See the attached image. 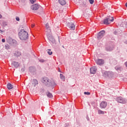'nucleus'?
Segmentation results:
<instances>
[{"label": "nucleus", "instance_id": "1", "mask_svg": "<svg viewBox=\"0 0 127 127\" xmlns=\"http://www.w3.org/2000/svg\"><path fill=\"white\" fill-rule=\"evenodd\" d=\"M42 83L44 84L47 87H54L57 86V84L54 80H51L47 77H44L42 80Z\"/></svg>", "mask_w": 127, "mask_h": 127}, {"label": "nucleus", "instance_id": "2", "mask_svg": "<svg viewBox=\"0 0 127 127\" xmlns=\"http://www.w3.org/2000/svg\"><path fill=\"white\" fill-rule=\"evenodd\" d=\"M19 37L21 40H27L28 39V33L24 29H21L19 34Z\"/></svg>", "mask_w": 127, "mask_h": 127}, {"label": "nucleus", "instance_id": "3", "mask_svg": "<svg viewBox=\"0 0 127 127\" xmlns=\"http://www.w3.org/2000/svg\"><path fill=\"white\" fill-rule=\"evenodd\" d=\"M114 17L109 16L107 17H106V18H105L104 20H103V23L104 24H106V25H108L109 24H110V23H111V22H113V21H114Z\"/></svg>", "mask_w": 127, "mask_h": 127}, {"label": "nucleus", "instance_id": "4", "mask_svg": "<svg viewBox=\"0 0 127 127\" xmlns=\"http://www.w3.org/2000/svg\"><path fill=\"white\" fill-rule=\"evenodd\" d=\"M103 75L106 78H112V77H114V73L113 72L106 71L103 73Z\"/></svg>", "mask_w": 127, "mask_h": 127}, {"label": "nucleus", "instance_id": "5", "mask_svg": "<svg viewBox=\"0 0 127 127\" xmlns=\"http://www.w3.org/2000/svg\"><path fill=\"white\" fill-rule=\"evenodd\" d=\"M116 101L120 104H126L127 103V99L121 96L117 97Z\"/></svg>", "mask_w": 127, "mask_h": 127}, {"label": "nucleus", "instance_id": "6", "mask_svg": "<svg viewBox=\"0 0 127 127\" xmlns=\"http://www.w3.org/2000/svg\"><path fill=\"white\" fill-rule=\"evenodd\" d=\"M67 26L68 27V29L69 30H75V24L72 22L68 23Z\"/></svg>", "mask_w": 127, "mask_h": 127}, {"label": "nucleus", "instance_id": "7", "mask_svg": "<svg viewBox=\"0 0 127 127\" xmlns=\"http://www.w3.org/2000/svg\"><path fill=\"white\" fill-rule=\"evenodd\" d=\"M105 32L104 30H102V31H101L100 32H99L98 34V37H97L98 39L100 40V39H101V38H102V37H104Z\"/></svg>", "mask_w": 127, "mask_h": 127}, {"label": "nucleus", "instance_id": "8", "mask_svg": "<svg viewBox=\"0 0 127 127\" xmlns=\"http://www.w3.org/2000/svg\"><path fill=\"white\" fill-rule=\"evenodd\" d=\"M114 48H115V46L114 45H110L106 47V51H113L114 50Z\"/></svg>", "mask_w": 127, "mask_h": 127}, {"label": "nucleus", "instance_id": "9", "mask_svg": "<svg viewBox=\"0 0 127 127\" xmlns=\"http://www.w3.org/2000/svg\"><path fill=\"white\" fill-rule=\"evenodd\" d=\"M100 108L101 109H105L107 108V106H108V103L106 101H102L100 104Z\"/></svg>", "mask_w": 127, "mask_h": 127}, {"label": "nucleus", "instance_id": "10", "mask_svg": "<svg viewBox=\"0 0 127 127\" xmlns=\"http://www.w3.org/2000/svg\"><path fill=\"white\" fill-rule=\"evenodd\" d=\"M31 8L33 10H37L39 8V6L37 4H34L31 6Z\"/></svg>", "mask_w": 127, "mask_h": 127}, {"label": "nucleus", "instance_id": "11", "mask_svg": "<svg viewBox=\"0 0 127 127\" xmlns=\"http://www.w3.org/2000/svg\"><path fill=\"white\" fill-rule=\"evenodd\" d=\"M96 72H97V67L93 66L90 68L91 74H96Z\"/></svg>", "mask_w": 127, "mask_h": 127}, {"label": "nucleus", "instance_id": "12", "mask_svg": "<svg viewBox=\"0 0 127 127\" xmlns=\"http://www.w3.org/2000/svg\"><path fill=\"white\" fill-rule=\"evenodd\" d=\"M96 62L97 64H98V65H103V64H104V63H105V62L103 60L100 59L97 60L96 61Z\"/></svg>", "mask_w": 127, "mask_h": 127}, {"label": "nucleus", "instance_id": "13", "mask_svg": "<svg viewBox=\"0 0 127 127\" xmlns=\"http://www.w3.org/2000/svg\"><path fill=\"white\" fill-rule=\"evenodd\" d=\"M6 42L9 43V44H12V43H13V40L10 37H7L6 38Z\"/></svg>", "mask_w": 127, "mask_h": 127}, {"label": "nucleus", "instance_id": "14", "mask_svg": "<svg viewBox=\"0 0 127 127\" xmlns=\"http://www.w3.org/2000/svg\"><path fill=\"white\" fill-rule=\"evenodd\" d=\"M115 69L118 71L119 73H121L123 70V67L120 65H117L115 66Z\"/></svg>", "mask_w": 127, "mask_h": 127}, {"label": "nucleus", "instance_id": "15", "mask_svg": "<svg viewBox=\"0 0 127 127\" xmlns=\"http://www.w3.org/2000/svg\"><path fill=\"white\" fill-rule=\"evenodd\" d=\"M12 65H13V66H14V67L15 68H17V67H18V66H19L20 64L18 62H13L12 63Z\"/></svg>", "mask_w": 127, "mask_h": 127}, {"label": "nucleus", "instance_id": "16", "mask_svg": "<svg viewBox=\"0 0 127 127\" xmlns=\"http://www.w3.org/2000/svg\"><path fill=\"white\" fill-rule=\"evenodd\" d=\"M48 38L49 41L52 42V43H54V42H55V39L53 38V37L49 36H48Z\"/></svg>", "mask_w": 127, "mask_h": 127}, {"label": "nucleus", "instance_id": "17", "mask_svg": "<svg viewBox=\"0 0 127 127\" xmlns=\"http://www.w3.org/2000/svg\"><path fill=\"white\" fill-rule=\"evenodd\" d=\"M14 55L15 56H16V57H19V56H21V52L18 51H16L14 54Z\"/></svg>", "mask_w": 127, "mask_h": 127}, {"label": "nucleus", "instance_id": "18", "mask_svg": "<svg viewBox=\"0 0 127 127\" xmlns=\"http://www.w3.org/2000/svg\"><path fill=\"white\" fill-rule=\"evenodd\" d=\"M59 2L61 5H65L66 4V1L65 0H59Z\"/></svg>", "mask_w": 127, "mask_h": 127}, {"label": "nucleus", "instance_id": "19", "mask_svg": "<svg viewBox=\"0 0 127 127\" xmlns=\"http://www.w3.org/2000/svg\"><path fill=\"white\" fill-rule=\"evenodd\" d=\"M98 115H105V114H107V112L103 111L100 109L98 110Z\"/></svg>", "mask_w": 127, "mask_h": 127}, {"label": "nucleus", "instance_id": "20", "mask_svg": "<svg viewBox=\"0 0 127 127\" xmlns=\"http://www.w3.org/2000/svg\"><path fill=\"white\" fill-rule=\"evenodd\" d=\"M47 96L48 98H50V99H52V98H53V95H52V94L49 92L47 93Z\"/></svg>", "mask_w": 127, "mask_h": 127}, {"label": "nucleus", "instance_id": "21", "mask_svg": "<svg viewBox=\"0 0 127 127\" xmlns=\"http://www.w3.org/2000/svg\"><path fill=\"white\" fill-rule=\"evenodd\" d=\"M7 88L8 90H11V89H12V88H13V86L11 83H8L7 84Z\"/></svg>", "mask_w": 127, "mask_h": 127}, {"label": "nucleus", "instance_id": "22", "mask_svg": "<svg viewBox=\"0 0 127 127\" xmlns=\"http://www.w3.org/2000/svg\"><path fill=\"white\" fill-rule=\"evenodd\" d=\"M46 28L48 30L49 32H51V30L50 29V26H49V24L48 23L46 24Z\"/></svg>", "mask_w": 127, "mask_h": 127}, {"label": "nucleus", "instance_id": "23", "mask_svg": "<svg viewBox=\"0 0 127 127\" xmlns=\"http://www.w3.org/2000/svg\"><path fill=\"white\" fill-rule=\"evenodd\" d=\"M60 76L61 79H62L63 81H64L65 76H64V75H63V74L62 73H60Z\"/></svg>", "mask_w": 127, "mask_h": 127}, {"label": "nucleus", "instance_id": "24", "mask_svg": "<svg viewBox=\"0 0 127 127\" xmlns=\"http://www.w3.org/2000/svg\"><path fill=\"white\" fill-rule=\"evenodd\" d=\"M32 84H34V85H38V81L37 79H33Z\"/></svg>", "mask_w": 127, "mask_h": 127}, {"label": "nucleus", "instance_id": "25", "mask_svg": "<svg viewBox=\"0 0 127 127\" xmlns=\"http://www.w3.org/2000/svg\"><path fill=\"white\" fill-rule=\"evenodd\" d=\"M29 70L30 71V72H34V67H33V66H30L29 68Z\"/></svg>", "mask_w": 127, "mask_h": 127}, {"label": "nucleus", "instance_id": "26", "mask_svg": "<svg viewBox=\"0 0 127 127\" xmlns=\"http://www.w3.org/2000/svg\"><path fill=\"white\" fill-rule=\"evenodd\" d=\"M5 49H6V50H8V49H10V46H9L8 44H6L5 45Z\"/></svg>", "mask_w": 127, "mask_h": 127}, {"label": "nucleus", "instance_id": "27", "mask_svg": "<svg viewBox=\"0 0 127 127\" xmlns=\"http://www.w3.org/2000/svg\"><path fill=\"white\" fill-rule=\"evenodd\" d=\"M90 4H93L94 3V0H89Z\"/></svg>", "mask_w": 127, "mask_h": 127}, {"label": "nucleus", "instance_id": "28", "mask_svg": "<svg viewBox=\"0 0 127 127\" xmlns=\"http://www.w3.org/2000/svg\"><path fill=\"white\" fill-rule=\"evenodd\" d=\"M124 24L125 25V27L127 28V20H126V21L124 22Z\"/></svg>", "mask_w": 127, "mask_h": 127}, {"label": "nucleus", "instance_id": "29", "mask_svg": "<svg viewBox=\"0 0 127 127\" xmlns=\"http://www.w3.org/2000/svg\"><path fill=\"white\" fill-rule=\"evenodd\" d=\"M47 53H48V54H49V55H52V54H53V52L51 51H48Z\"/></svg>", "mask_w": 127, "mask_h": 127}, {"label": "nucleus", "instance_id": "30", "mask_svg": "<svg viewBox=\"0 0 127 127\" xmlns=\"http://www.w3.org/2000/svg\"><path fill=\"white\" fill-rule=\"evenodd\" d=\"M84 95H90V93L89 92H84Z\"/></svg>", "mask_w": 127, "mask_h": 127}, {"label": "nucleus", "instance_id": "31", "mask_svg": "<svg viewBox=\"0 0 127 127\" xmlns=\"http://www.w3.org/2000/svg\"><path fill=\"white\" fill-rule=\"evenodd\" d=\"M30 1H31V3H34L35 1H36V0H30Z\"/></svg>", "mask_w": 127, "mask_h": 127}, {"label": "nucleus", "instance_id": "32", "mask_svg": "<svg viewBox=\"0 0 127 127\" xmlns=\"http://www.w3.org/2000/svg\"><path fill=\"white\" fill-rule=\"evenodd\" d=\"M44 60L43 59H41L39 60V62H41V63H43V62H44Z\"/></svg>", "mask_w": 127, "mask_h": 127}, {"label": "nucleus", "instance_id": "33", "mask_svg": "<svg viewBox=\"0 0 127 127\" xmlns=\"http://www.w3.org/2000/svg\"><path fill=\"white\" fill-rule=\"evenodd\" d=\"M16 20H17V21H19L20 20L19 17H16Z\"/></svg>", "mask_w": 127, "mask_h": 127}, {"label": "nucleus", "instance_id": "34", "mask_svg": "<svg viewBox=\"0 0 127 127\" xmlns=\"http://www.w3.org/2000/svg\"><path fill=\"white\" fill-rule=\"evenodd\" d=\"M65 127H69V124L66 123L65 124Z\"/></svg>", "mask_w": 127, "mask_h": 127}, {"label": "nucleus", "instance_id": "35", "mask_svg": "<svg viewBox=\"0 0 127 127\" xmlns=\"http://www.w3.org/2000/svg\"><path fill=\"white\" fill-rule=\"evenodd\" d=\"M58 72H60V73H62V71H61V70L60 68H58Z\"/></svg>", "mask_w": 127, "mask_h": 127}, {"label": "nucleus", "instance_id": "36", "mask_svg": "<svg viewBox=\"0 0 127 127\" xmlns=\"http://www.w3.org/2000/svg\"><path fill=\"white\" fill-rule=\"evenodd\" d=\"M19 1H21V2H24V1H25V0H19Z\"/></svg>", "mask_w": 127, "mask_h": 127}, {"label": "nucleus", "instance_id": "37", "mask_svg": "<svg viewBox=\"0 0 127 127\" xmlns=\"http://www.w3.org/2000/svg\"><path fill=\"white\" fill-rule=\"evenodd\" d=\"M2 42H5V40L4 39H2Z\"/></svg>", "mask_w": 127, "mask_h": 127}, {"label": "nucleus", "instance_id": "38", "mask_svg": "<svg viewBox=\"0 0 127 127\" xmlns=\"http://www.w3.org/2000/svg\"><path fill=\"white\" fill-rule=\"evenodd\" d=\"M114 34L116 35V34H117V31H115L114 32Z\"/></svg>", "mask_w": 127, "mask_h": 127}, {"label": "nucleus", "instance_id": "39", "mask_svg": "<svg viewBox=\"0 0 127 127\" xmlns=\"http://www.w3.org/2000/svg\"><path fill=\"white\" fill-rule=\"evenodd\" d=\"M35 26V25L33 24L31 25V27L33 28V27H34Z\"/></svg>", "mask_w": 127, "mask_h": 127}, {"label": "nucleus", "instance_id": "40", "mask_svg": "<svg viewBox=\"0 0 127 127\" xmlns=\"http://www.w3.org/2000/svg\"><path fill=\"white\" fill-rule=\"evenodd\" d=\"M1 17H2V16L0 14V18H1Z\"/></svg>", "mask_w": 127, "mask_h": 127}, {"label": "nucleus", "instance_id": "41", "mask_svg": "<svg viewBox=\"0 0 127 127\" xmlns=\"http://www.w3.org/2000/svg\"><path fill=\"white\" fill-rule=\"evenodd\" d=\"M125 5H126V7H127V2L126 3Z\"/></svg>", "mask_w": 127, "mask_h": 127}, {"label": "nucleus", "instance_id": "42", "mask_svg": "<svg viewBox=\"0 0 127 127\" xmlns=\"http://www.w3.org/2000/svg\"><path fill=\"white\" fill-rule=\"evenodd\" d=\"M42 92H43V93H44V89H43V90H42Z\"/></svg>", "mask_w": 127, "mask_h": 127}, {"label": "nucleus", "instance_id": "43", "mask_svg": "<svg viewBox=\"0 0 127 127\" xmlns=\"http://www.w3.org/2000/svg\"><path fill=\"white\" fill-rule=\"evenodd\" d=\"M0 32H2V31L1 30H0Z\"/></svg>", "mask_w": 127, "mask_h": 127}, {"label": "nucleus", "instance_id": "44", "mask_svg": "<svg viewBox=\"0 0 127 127\" xmlns=\"http://www.w3.org/2000/svg\"><path fill=\"white\" fill-rule=\"evenodd\" d=\"M48 50L49 51H51V50H50H50Z\"/></svg>", "mask_w": 127, "mask_h": 127}, {"label": "nucleus", "instance_id": "45", "mask_svg": "<svg viewBox=\"0 0 127 127\" xmlns=\"http://www.w3.org/2000/svg\"><path fill=\"white\" fill-rule=\"evenodd\" d=\"M126 44H127V41L126 42Z\"/></svg>", "mask_w": 127, "mask_h": 127}]
</instances>
